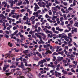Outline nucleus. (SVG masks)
Returning <instances> with one entry per match:
<instances>
[{
    "mask_svg": "<svg viewBox=\"0 0 78 78\" xmlns=\"http://www.w3.org/2000/svg\"><path fill=\"white\" fill-rule=\"evenodd\" d=\"M51 10L53 12V16H57L59 14H61V12L60 11H59V12H57L56 11L58 10V8H56V7H53L52 8Z\"/></svg>",
    "mask_w": 78,
    "mask_h": 78,
    "instance_id": "f257e3e1",
    "label": "nucleus"
},
{
    "mask_svg": "<svg viewBox=\"0 0 78 78\" xmlns=\"http://www.w3.org/2000/svg\"><path fill=\"white\" fill-rule=\"evenodd\" d=\"M4 67L3 68V71L5 72L7 68L9 67V65H7V64L5 63L4 64Z\"/></svg>",
    "mask_w": 78,
    "mask_h": 78,
    "instance_id": "f03ea898",
    "label": "nucleus"
},
{
    "mask_svg": "<svg viewBox=\"0 0 78 78\" xmlns=\"http://www.w3.org/2000/svg\"><path fill=\"white\" fill-rule=\"evenodd\" d=\"M34 5L35 6L34 8V11L35 12L37 11V9H40V7L38 6V5H37V3L36 2L34 3Z\"/></svg>",
    "mask_w": 78,
    "mask_h": 78,
    "instance_id": "7ed1b4c3",
    "label": "nucleus"
},
{
    "mask_svg": "<svg viewBox=\"0 0 78 78\" xmlns=\"http://www.w3.org/2000/svg\"><path fill=\"white\" fill-rule=\"evenodd\" d=\"M55 76L56 77H59L61 76V74L60 73H58L57 71L55 72Z\"/></svg>",
    "mask_w": 78,
    "mask_h": 78,
    "instance_id": "20e7f679",
    "label": "nucleus"
},
{
    "mask_svg": "<svg viewBox=\"0 0 78 78\" xmlns=\"http://www.w3.org/2000/svg\"><path fill=\"white\" fill-rule=\"evenodd\" d=\"M45 44H46V45L45 44L44 46V48H48V47H50V44H48V43H47V42L45 43Z\"/></svg>",
    "mask_w": 78,
    "mask_h": 78,
    "instance_id": "39448f33",
    "label": "nucleus"
},
{
    "mask_svg": "<svg viewBox=\"0 0 78 78\" xmlns=\"http://www.w3.org/2000/svg\"><path fill=\"white\" fill-rule=\"evenodd\" d=\"M27 76L30 78H33V75L31 73H27Z\"/></svg>",
    "mask_w": 78,
    "mask_h": 78,
    "instance_id": "423d86ee",
    "label": "nucleus"
},
{
    "mask_svg": "<svg viewBox=\"0 0 78 78\" xmlns=\"http://www.w3.org/2000/svg\"><path fill=\"white\" fill-rule=\"evenodd\" d=\"M24 70H23V72L24 73H25L26 74L27 73H28V71H27V70H30V68H28L26 69H23Z\"/></svg>",
    "mask_w": 78,
    "mask_h": 78,
    "instance_id": "0eeeda50",
    "label": "nucleus"
},
{
    "mask_svg": "<svg viewBox=\"0 0 78 78\" xmlns=\"http://www.w3.org/2000/svg\"><path fill=\"white\" fill-rule=\"evenodd\" d=\"M67 37V36L66 35V34L64 33H63L62 34L61 38H64L66 39Z\"/></svg>",
    "mask_w": 78,
    "mask_h": 78,
    "instance_id": "6e6552de",
    "label": "nucleus"
},
{
    "mask_svg": "<svg viewBox=\"0 0 78 78\" xmlns=\"http://www.w3.org/2000/svg\"><path fill=\"white\" fill-rule=\"evenodd\" d=\"M56 30H58L59 31H60V32H62V31H63V29L59 28V27H57L56 28Z\"/></svg>",
    "mask_w": 78,
    "mask_h": 78,
    "instance_id": "1a4fd4ad",
    "label": "nucleus"
},
{
    "mask_svg": "<svg viewBox=\"0 0 78 78\" xmlns=\"http://www.w3.org/2000/svg\"><path fill=\"white\" fill-rule=\"evenodd\" d=\"M57 60L59 62H61V61H62L64 58H63V57H58L57 58Z\"/></svg>",
    "mask_w": 78,
    "mask_h": 78,
    "instance_id": "9d476101",
    "label": "nucleus"
},
{
    "mask_svg": "<svg viewBox=\"0 0 78 78\" xmlns=\"http://www.w3.org/2000/svg\"><path fill=\"white\" fill-rule=\"evenodd\" d=\"M38 34H41L42 36H43V38L44 39H45V37H46V36L45 35V34L42 33V32L38 33Z\"/></svg>",
    "mask_w": 78,
    "mask_h": 78,
    "instance_id": "9b49d317",
    "label": "nucleus"
},
{
    "mask_svg": "<svg viewBox=\"0 0 78 78\" xmlns=\"http://www.w3.org/2000/svg\"><path fill=\"white\" fill-rule=\"evenodd\" d=\"M39 44H44V42L43 41H42V39H40V41H39L38 42Z\"/></svg>",
    "mask_w": 78,
    "mask_h": 78,
    "instance_id": "f8f14e48",
    "label": "nucleus"
},
{
    "mask_svg": "<svg viewBox=\"0 0 78 78\" xmlns=\"http://www.w3.org/2000/svg\"><path fill=\"white\" fill-rule=\"evenodd\" d=\"M35 18V17L34 16H32L30 18V20H31V21H33V20H34Z\"/></svg>",
    "mask_w": 78,
    "mask_h": 78,
    "instance_id": "ddd939ff",
    "label": "nucleus"
},
{
    "mask_svg": "<svg viewBox=\"0 0 78 78\" xmlns=\"http://www.w3.org/2000/svg\"><path fill=\"white\" fill-rule=\"evenodd\" d=\"M58 17V16H55L52 17V20L53 21H56L55 20V19H56Z\"/></svg>",
    "mask_w": 78,
    "mask_h": 78,
    "instance_id": "4468645a",
    "label": "nucleus"
},
{
    "mask_svg": "<svg viewBox=\"0 0 78 78\" xmlns=\"http://www.w3.org/2000/svg\"><path fill=\"white\" fill-rule=\"evenodd\" d=\"M12 54L7 53L5 55V56H7L8 58H10L11 56H12Z\"/></svg>",
    "mask_w": 78,
    "mask_h": 78,
    "instance_id": "2eb2a0df",
    "label": "nucleus"
},
{
    "mask_svg": "<svg viewBox=\"0 0 78 78\" xmlns=\"http://www.w3.org/2000/svg\"><path fill=\"white\" fill-rule=\"evenodd\" d=\"M63 17L64 18V20H67V16H66V14H63Z\"/></svg>",
    "mask_w": 78,
    "mask_h": 78,
    "instance_id": "dca6fc26",
    "label": "nucleus"
},
{
    "mask_svg": "<svg viewBox=\"0 0 78 78\" xmlns=\"http://www.w3.org/2000/svg\"><path fill=\"white\" fill-rule=\"evenodd\" d=\"M22 72L21 71H18L16 73V74L18 75H22Z\"/></svg>",
    "mask_w": 78,
    "mask_h": 78,
    "instance_id": "f3484780",
    "label": "nucleus"
},
{
    "mask_svg": "<svg viewBox=\"0 0 78 78\" xmlns=\"http://www.w3.org/2000/svg\"><path fill=\"white\" fill-rule=\"evenodd\" d=\"M20 37L22 40H25V37H23V35L22 34L20 35Z\"/></svg>",
    "mask_w": 78,
    "mask_h": 78,
    "instance_id": "a211bd4d",
    "label": "nucleus"
},
{
    "mask_svg": "<svg viewBox=\"0 0 78 78\" xmlns=\"http://www.w3.org/2000/svg\"><path fill=\"white\" fill-rule=\"evenodd\" d=\"M9 2V3H13V4H15V2H14V1H13V0H9L8 1Z\"/></svg>",
    "mask_w": 78,
    "mask_h": 78,
    "instance_id": "6ab92c4d",
    "label": "nucleus"
},
{
    "mask_svg": "<svg viewBox=\"0 0 78 78\" xmlns=\"http://www.w3.org/2000/svg\"><path fill=\"white\" fill-rule=\"evenodd\" d=\"M28 17H27L26 16H24L23 19V20L25 21L27 20V19Z\"/></svg>",
    "mask_w": 78,
    "mask_h": 78,
    "instance_id": "aec40b11",
    "label": "nucleus"
},
{
    "mask_svg": "<svg viewBox=\"0 0 78 78\" xmlns=\"http://www.w3.org/2000/svg\"><path fill=\"white\" fill-rule=\"evenodd\" d=\"M8 44L10 47H12V43H11L10 42L8 43Z\"/></svg>",
    "mask_w": 78,
    "mask_h": 78,
    "instance_id": "412c9836",
    "label": "nucleus"
},
{
    "mask_svg": "<svg viewBox=\"0 0 78 78\" xmlns=\"http://www.w3.org/2000/svg\"><path fill=\"white\" fill-rule=\"evenodd\" d=\"M67 38H68V39H70V41H69V43H70L71 42H72V39L70 37H68Z\"/></svg>",
    "mask_w": 78,
    "mask_h": 78,
    "instance_id": "4be33fe9",
    "label": "nucleus"
},
{
    "mask_svg": "<svg viewBox=\"0 0 78 78\" xmlns=\"http://www.w3.org/2000/svg\"><path fill=\"white\" fill-rule=\"evenodd\" d=\"M29 33L30 34H33L34 33V31H33V30H30L29 32Z\"/></svg>",
    "mask_w": 78,
    "mask_h": 78,
    "instance_id": "5701e85b",
    "label": "nucleus"
},
{
    "mask_svg": "<svg viewBox=\"0 0 78 78\" xmlns=\"http://www.w3.org/2000/svg\"><path fill=\"white\" fill-rule=\"evenodd\" d=\"M73 64H74L75 65H77V64H78V62L77 61H73Z\"/></svg>",
    "mask_w": 78,
    "mask_h": 78,
    "instance_id": "b1692460",
    "label": "nucleus"
},
{
    "mask_svg": "<svg viewBox=\"0 0 78 78\" xmlns=\"http://www.w3.org/2000/svg\"><path fill=\"white\" fill-rule=\"evenodd\" d=\"M71 34H72L71 33H69V34H68V37H73V35Z\"/></svg>",
    "mask_w": 78,
    "mask_h": 78,
    "instance_id": "393cba45",
    "label": "nucleus"
},
{
    "mask_svg": "<svg viewBox=\"0 0 78 78\" xmlns=\"http://www.w3.org/2000/svg\"><path fill=\"white\" fill-rule=\"evenodd\" d=\"M44 63V61L43 60H41V61H40L38 62V64L40 65L41 64H43Z\"/></svg>",
    "mask_w": 78,
    "mask_h": 78,
    "instance_id": "a878e982",
    "label": "nucleus"
},
{
    "mask_svg": "<svg viewBox=\"0 0 78 78\" xmlns=\"http://www.w3.org/2000/svg\"><path fill=\"white\" fill-rule=\"evenodd\" d=\"M38 29L39 30V31H41V33H43V30H42V29L41 28V27H38Z\"/></svg>",
    "mask_w": 78,
    "mask_h": 78,
    "instance_id": "bb28decb",
    "label": "nucleus"
},
{
    "mask_svg": "<svg viewBox=\"0 0 78 78\" xmlns=\"http://www.w3.org/2000/svg\"><path fill=\"white\" fill-rule=\"evenodd\" d=\"M37 37H38L40 39L42 40V37H41V36L40 35H37Z\"/></svg>",
    "mask_w": 78,
    "mask_h": 78,
    "instance_id": "cd10ccee",
    "label": "nucleus"
},
{
    "mask_svg": "<svg viewBox=\"0 0 78 78\" xmlns=\"http://www.w3.org/2000/svg\"><path fill=\"white\" fill-rule=\"evenodd\" d=\"M25 11H26L25 9H23L21 10L20 12L21 13H23V12H25Z\"/></svg>",
    "mask_w": 78,
    "mask_h": 78,
    "instance_id": "c85d7f7f",
    "label": "nucleus"
},
{
    "mask_svg": "<svg viewBox=\"0 0 78 78\" xmlns=\"http://www.w3.org/2000/svg\"><path fill=\"white\" fill-rule=\"evenodd\" d=\"M61 11H62V12H63V13H66V12L65 11H64V9L63 8H62L61 9Z\"/></svg>",
    "mask_w": 78,
    "mask_h": 78,
    "instance_id": "c756f323",
    "label": "nucleus"
},
{
    "mask_svg": "<svg viewBox=\"0 0 78 78\" xmlns=\"http://www.w3.org/2000/svg\"><path fill=\"white\" fill-rule=\"evenodd\" d=\"M68 48H69V47H68V46H65L64 50H68Z\"/></svg>",
    "mask_w": 78,
    "mask_h": 78,
    "instance_id": "7c9ffc66",
    "label": "nucleus"
},
{
    "mask_svg": "<svg viewBox=\"0 0 78 78\" xmlns=\"http://www.w3.org/2000/svg\"><path fill=\"white\" fill-rule=\"evenodd\" d=\"M22 5V2L20 1L18 3V5H19V6H20V5Z\"/></svg>",
    "mask_w": 78,
    "mask_h": 78,
    "instance_id": "2f4dec72",
    "label": "nucleus"
},
{
    "mask_svg": "<svg viewBox=\"0 0 78 78\" xmlns=\"http://www.w3.org/2000/svg\"><path fill=\"white\" fill-rule=\"evenodd\" d=\"M4 36L5 37H6V38H7V39H8L9 38V35H8L6 34H5Z\"/></svg>",
    "mask_w": 78,
    "mask_h": 78,
    "instance_id": "473e14b6",
    "label": "nucleus"
},
{
    "mask_svg": "<svg viewBox=\"0 0 78 78\" xmlns=\"http://www.w3.org/2000/svg\"><path fill=\"white\" fill-rule=\"evenodd\" d=\"M48 12L49 15H52V12H51V10H49L48 11Z\"/></svg>",
    "mask_w": 78,
    "mask_h": 78,
    "instance_id": "72a5a7b5",
    "label": "nucleus"
},
{
    "mask_svg": "<svg viewBox=\"0 0 78 78\" xmlns=\"http://www.w3.org/2000/svg\"><path fill=\"white\" fill-rule=\"evenodd\" d=\"M68 75H73V73L70 72H69L68 73Z\"/></svg>",
    "mask_w": 78,
    "mask_h": 78,
    "instance_id": "f704fd0d",
    "label": "nucleus"
},
{
    "mask_svg": "<svg viewBox=\"0 0 78 78\" xmlns=\"http://www.w3.org/2000/svg\"><path fill=\"white\" fill-rule=\"evenodd\" d=\"M13 9H20V7H15L13 8Z\"/></svg>",
    "mask_w": 78,
    "mask_h": 78,
    "instance_id": "c9c22d12",
    "label": "nucleus"
},
{
    "mask_svg": "<svg viewBox=\"0 0 78 78\" xmlns=\"http://www.w3.org/2000/svg\"><path fill=\"white\" fill-rule=\"evenodd\" d=\"M38 16V19L39 20L41 19V17H43V16L42 15H40Z\"/></svg>",
    "mask_w": 78,
    "mask_h": 78,
    "instance_id": "e433bc0d",
    "label": "nucleus"
},
{
    "mask_svg": "<svg viewBox=\"0 0 78 78\" xmlns=\"http://www.w3.org/2000/svg\"><path fill=\"white\" fill-rule=\"evenodd\" d=\"M23 53L25 54L27 53H28V50H26L24 51H23Z\"/></svg>",
    "mask_w": 78,
    "mask_h": 78,
    "instance_id": "4c0bfd02",
    "label": "nucleus"
},
{
    "mask_svg": "<svg viewBox=\"0 0 78 78\" xmlns=\"http://www.w3.org/2000/svg\"><path fill=\"white\" fill-rule=\"evenodd\" d=\"M33 59H34V60H38V58L37 57L35 56L33 57Z\"/></svg>",
    "mask_w": 78,
    "mask_h": 78,
    "instance_id": "58836bf2",
    "label": "nucleus"
},
{
    "mask_svg": "<svg viewBox=\"0 0 78 78\" xmlns=\"http://www.w3.org/2000/svg\"><path fill=\"white\" fill-rule=\"evenodd\" d=\"M63 4L65 6H67L68 5L67 2H65L63 3Z\"/></svg>",
    "mask_w": 78,
    "mask_h": 78,
    "instance_id": "ea45409f",
    "label": "nucleus"
},
{
    "mask_svg": "<svg viewBox=\"0 0 78 78\" xmlns=\"http://www.w3.org/2000/svg\"><path fill=\"white\" fill-rule=\"evenodd\" d=\"M45 18H46L47 19L49 18V16H48V14H46L45 16Z\"/></svg>",
    "mask_w": 78,
    "mask_h": 78,
    "instance_id": "a19ab883",
    "label": "nucleus"
},
{
    "mask_svg": "<svg viewBox=\"0 0 78 78\" xmlns=\"http://www.w3.org/2000/svg\"><path fill=\"white\" fill-rule=\"evenodd\" d=\"M68 10L69 11H72V10H73V8L69 7L68 8Z\"/></svg>",
    "mask_w": 78,
    "mask_h": 78,
    "instance_id": "79ce46f5",
    "label": "nucleus"
},
{
    "mask_svg": "<svg viewBox=\"0 0 78 78\" xmlns=\"http://www.w3.org/2000/svg\"><path fill=\"white\" fill-rule=\"evenodd\" d=\"M24 1L26 2L27 4V5L29 4L30 3V2L28 0H24Z\"/></svg>",
    "mask_w": 78,
    "mask_h": 78,
    "instance_id": "37998d69",
    "label": "nucleus"
},
{
    "mask_svg": "<svg viewBox=\"0 0 78 78\" xmlns=\"http://www.w3.org/2000/svg\"><path fill=\"white\" fill-rule=\"evenodd\" d=\"M63 51L64 52H65L66 55H67V53H68V52L67 51H66V50H65V49L64 50H63Z\"/></svg>",
    "mask_w": 78,
    "mask_h": 78,
    "instance_id": "c03bdc74",
    "label": "nucleus"
},
{
    "mask_svg": "<svg viewBox=\"0 0 78 78\" xmlns=\"http://www.w3.org/2000/svg\"><path fill=\"white\" fill-rule=\"evenodd\" d=\"M71 70L72 72H73V73H75V70L73 69V68H72L71 69Z\"/></svg>",
    "mask_w": 78,
    "mask_h": 78,
    "instance_id": "a18cd8bd",
    "label": "nucleus"
},
{
    "mask_svg": "<svg viewBox=\"0 0 78 78\" xmlns=\"http://www.w3.org/2000/svg\"><path fill=\"white\" fill-rule=\"evenodd\" d=\"M3 15L2 14H0V19H2L3 18Z\"/></svg>",
    "mask_w": 78,
    "mask_h": 78,
    "instance_id": "49530a36",
    "label": "nucleus"
},
{
    "mask_svg": "<svg viewBox=\"0 0 78 78\" xmlns=\"http://www.w3.org/2000/svg\"><path fill=\"white\" fill-rule=\"evenodd\" d=\"M49 22H50V23H56V21H52V20H50L49 21Z\"/></svg>",
    "mask_w": 78,
    "mask_h": 78,
    "instance_id": "de8ad7c7",
    "label": "nucleus"
},
{
    "mask_svg": "<svg viewBox=\"0 0 78 78\" xmlns=\"http://www.w3.org/2000/svg\"><path fill=\"white\" fill-rule=\"evenodd\" d=\"M18 32H19V30H18L15 31V32L13 33L14 35H16V33H18Z\"/></svg>",
    "mask_w": 78,
    "mask_h": 78,
    "instance_id": "09e8293b",
    "label": "nucleus"
},
{
    "mask_svg": "<svg viewBox=\"0 0 78 78\" xmlns=\"http://www.w3.org/2000/svg\"><path fill=\"white\" fill-rule=\"evenodd\" d=\"M64 20V18L62 17H61L60 19V21H61V22H62V21Z\"/></svg>",
    "mask_w": 78,
    "mask_h": 78,
    "instance_id": "8fccbe9b",
    "label": "nucleus"
},
{
    "mask_svg": "<svg viewBox=\"0 0 78 78\" xmlns=\"http://www.w3.org/2000/svg\"><path fill=\"white\" fill-rule=\"evenodd\" d=\"M10 68H16V66H11L10 67Z\"/></svg>",
    "mask_w": 78,
    "mask_h": 78,
    "instance_id": "3c124183",
    "label": "nucleus"
},
{
    "mask_svg": "<svg viewBox=\"0 0 78 78\" xmlns=\"http://www.w3.org/2000/svg\"><path fill=\"white\" fill-rule=\"evenodd\" d=\"M14 5V2H12L10 4V8H12V6Z\"/></svg>",
    "mask_w": 78,
    "mask_h": 78,
    "instance_id": "603ef678",
    "label": "nucleus"
},
{
    "mask_svg": "<svg viewBox=\"0 0 78 78\" xmlns=\"http://www.w3.org/2000/svg\"><path fill=\"white\" fill-rule=\"evenodd\" d=\"M53 59H52V61H55V60L56 59V58L55 56L53 57Z\"/></svg>",
    "mask_w": 78,
    "mask_h": 78,
    "instance_id": "864d4df0",
    "label": "nucleus"
},
{
    "mask_svg": "<svg viewBox=\"0 0 78 78\" xmlns=\"http://www.w3.org/2000/svg\"><path fill=\"white\" fill-rule=\"evenodd\" d=\"M74 26L75 27H78V23L77 22H76L74 24Z\"/></svg>",
    "mask_w": 78,
    "mask_h": 78,
    "instance_id": "5fc2aeb1",
    "label": "nucleus"
},
{
    "mask_svg": "<svg viewBox=\"0 0 78 78\" xmlns=\"http://www.w3.org/2000/svg\"><path fill=\"white\" fill-rule=\"evenodd\" d=\"M54 33H55V34H59V32L58 31H55L54 32Z\"/></svg>",
    "mask_w": 78,
    "mask_h": 78,
    "instance_id": "6e6d98bb",
    "label": "nucleus"
},
{
    "mask_svg": "<svg viewBox=\"0 0 78 78\" xmlns=\"http://www.w3.org/2000/svg\"><path fill=\"white\" fill-rule=\"evenodd\" d=\"M52 30L53 31V32L54 33V32H55V28L54 27H53L52 28Z\"/></svg>",
    "mask_w": 78,
    "mask_h": 78,
    "instance_id": "4d7b16f0",
    "label": "nucleus"
},
{
    "mask_svg": "<svg viewBox=\"0 0 78 78\" xmlns=\"http://www.w3.org/2000/svg\"><path fill=\"white\" fill-rule=\"evenodd\" d=\"M37 55L38 56H39V57H40V58H41L42 57V55H41V54H40V53L38 54H37Z\"/></svg>",
    "mask_w": 78,
    "mask_h": 78,
    "instance_id": "13d9d810",
    "label": "nucleus"
},
{
    "mask_svg": "<svg viewBox=\"0 0 78 78\" xmlns=\"http://www.w3.org/2000/svg\"><path fill=\"white\" fill-rule=\"evenodd\" d=\"M68 29V30L69 31H71V30H72V28L70 27H67Z\"/></svg>",
    "mask_w": 78,
    "mask_h": 78,
    "instance_id": "bf43d9fd",
    "label": "nucleus"
},
{
    "mask_svg": "<svg viewBox=\"0 0 78 78\" xmlns=\"http://www.w3.org/2000/svg\"><path fill=\"white\" fill-rule=\"evenodd\" d=\"M47 8H48V9H50V7H49V6H50L48 5H46V6Z\"/></svg>",
    "mask_w": 78,
    "mask_h": 78,
    "instance_id": "052dcab7",
    "label": "nucleus"
},
{
    "mask_svg": "<svg viewBox=\"0 0 78 78\" xmlns=\"http://www.w3.org/2000/svg\"><path fill=\"white\" fill-rule=\"evenodd\" d=\"M26 20H27V22H30V19L28 18V17L27 18Z\"/></svg>",
    "mask_w": 78,
    "mask_h": 78,
    "instance_id": "680f3d73",
    "label": "nucleus"
},
{
    "mask_svg": "<svg viewBox=\"0 0 78 78\" xmlns=\"http://www.w3.org/2000/svg\"><path fill=\"white\" fill-rule=\"evenodd\" d=\"M23 26H20V30H23Z\"/></svg>",
    "mask_w": 78,
    "mask_h": 78,
    "instance_id": "e2e57ef3",
    "label": "nucleus"
},
{
    "mask_svg": "<svg viewBox=\"0 0 78 78\" xmlns=\"http://www.w3.org/2000/svg\"><path fill=\"white\" fill-rule=\"evenodd\" d=\"M64 33H68V32H69V30L66 29L65 31H64Z\"/></svg>",
    "mask_w": 78,
    "mask_h": 78,
    "instance_id": "0e129e2a",
    "label": "nucleus"
},
{
    "mask_svg": "<svg viewBox=\"0 0 78 78\" xmlns=\"http://www.w3.org/2000/svg\"><path fill=\"white\" fill-rule=\"evenodd\" d=\"M73 6H75L76 5V2H73Z\"/></svg>",
    "mask_w": 78,
    "mask_h": 78,
    "instance_id": "69168bd1",
    "label": "nucleus"
},
{
    "mask_svg": "<svg viewBox=\"0 0 78 78\" xmlns=\"http://www.w3.org/2000/svg\"><path fill=\"white\" fill-rule=\"evenodd\" d=\"M49 32L50 31H49V30H46L45 32L47 34H48V33H49Z\"/></svg>",
    "mask_w": 78,
    "mask_h": 78,
    "instance_id": "338daca9",
    "label": "nucleus"
},
{
    "mask_svg": "<svg viewBox=\"0 0 78 78\" xmlns=\"http://www.w3.org/2000/svg\"><path fill=\"white\" fill-rule=\"evenodd\" d=\"M55 2L56 4H59V2L57 1V0H55Z\"/></svg>",
    "mask_w": 78,
    "mask_h": 78,
    "instance_id": "774afa93",
    "label": "nucleus"
}]
</instances>
